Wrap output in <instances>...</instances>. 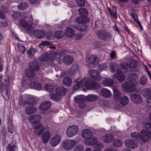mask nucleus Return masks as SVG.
<instances>
[{
    "instance_id": "f257e3e1",
    "label": "nucleus",
    "mask_w": 151,
    "mask_h": 151,
    "mask_svg": "<svg viewBox=\"0 0 151 151\" xmlns=\"http://www.w3.org/2000/svg\"><path fill=\"white\" fill-rule=\"evenodd\" d=\"M128 80L129 83L123 84L122 86L127 91L132 92L134 90L135 85L137 84L139 78L135 73H131L128 76Z\"/></svg>"
},
{
    "instance_id": "f03ea898",
    "label": "nucleus",
    "mask_w": 151,
    "mask_h": 151,
    "mask_svg": "<svg viewBox=\"0 0 151 151\" xmlns=\"http://www.w3.org/2000/svg\"><path fill=\"white\" fill-rule=\"evenodd\" d=\"M29 18L28 22L25 19H20L18 22L17 25L20 27H22L26 29L27 32H31L34 29V27L33 26V19L32 15L30 16Z\"/></svg>"
},
{
    "instance_id": "7ed1b4c3",
    "label": "nucleus",
    "mask_w": 151,
    "mask_h": 151,
    "mask_svg": "<svg viewBox=\"0 0 151 151\" xmlns=\"http://www.w3.org/2000/svg\"><path fill=\"white\" fill-rule=\"evenodd\" d=\"M67 91V90L64 87L60 86L56 89V94L52 93H50V98L55 101H59L61 99V96H64L65 94Z\"/></svg>"
},
{
    "instance_id": "20e7f679",
    "label": "nucleus",
    "mask_w": 151,
    "mask_h": 151,
    "mask_svg": "<svg viewBox=\"0 0 151 151\" xmlns=\"http://www.w3.org/2000/svg\"><path fill=\"white\" fill-rule=\"evenodd\" d=\"M76 21L79 24H81L78 26H75V28L80 32H83L86 30L87 26L85 23H88L89 19L86 16H82L80 17H77L75 19Z\"/></svg>"
},
{
    "instance_id": "39448f33",
    "label": "nucleus",
    "mask_w": 151,
    "mask_h": 151,
    "mask_svg": "<svg viewBox=\"0 0 151 151\" xmlns=\"http://www.w3.org/2000/svg\"><path fill=\"white\" fill-rule=\"evenodd\" d=\"M57 57H58V58H57L56 60H55V61H57L59 64H61V63L63 62L67 65L71 64L73 60V58L72 56L63 55H62V53H61V55H57Z\"/></svg>"
},
{
    "instance_id": "423d86ee",
    "label": "nucleus",
    "mask_w": 151,
    "mask_h": 151,
    "mask_svg": "<svg viewBox=\"0 0 151 151\" xmlns=\"http://www.w3.org/2000/svg\"><path fill=\"white\" fill-rule=\"evenodd\" d=\"M85 79V86L88 89H97L100 88V84L95 81H92L90 79Z\"/></svg>"
},
{
    "instance_id": "0eeeda50",
    "label": "nucleus",
    "mask_w": 151,
    "mask_h": 151,
    "mask_svg": "<svg viewBox=\"0 0 151 151\" xmlns=\"http://www.w3.org/2000/svg\"><path fill=\"white\" fill-rule=\"evenodd\" d=\"M76 144V142L73 139L66 140L63 143V146L64 149L68 151L72 149Z\"/></svg>"
},
{
    "instance_id": "6e6552de",
    "label": "nucleus",
    "mask_w": 151,
    "mask_h": 151,
    "mask_svg": "<svg viewBox=\"0 0 151 151\" xmlns=\"http://www.w3.org/2000/svg\"><path fill=\"white\" fill-rule=\"evenodd\" d=\"M78 130V128L76 125H71L68 128L66 132V135L68 137H71L77 134Z\"/></svg>"
},
{
    "instance_id": "1a4fd4ad",
    "label": "nucleus",
    "mask_w": 151,
    "mask_h": 151,
    "mask_svg": "<svg viewBox=\"0 0 151 151\" xmlns=\"http://www.w3.org/2000/svg\"><path fill=\"white\" fill-rule=\"evenodd\" d=\"M51 135L49 128L48 127H46L41 136L42 142L44 143H47L48 142Z\"/></svg>"
},
{
    "instance_id": "9d476101",
    "label": "nucleus",
    "mask_w": 151,
    "mask_h": 151,
    "mask_svg": "<svg viewBox=\"0 0 151 151\" xmlns=\"http://www.w3.org/2000/svg\"><path fill=\"white\" fill-rule=\"evenodd\" d=\"M33 127L34 134L38 136H40L45 129V128L41 124L37 125H33Z\"/></svg>"
},
{
    "instance_id": "9b49d317",
    "label": "nucleus",
    "mask_w": 151,
    "mask_h": 151,
    "mask_svg": "<svg viewBox=\"0 0 151 151\" xmlns=\"http://www.w3.org/2000/svg\"><path fill=\"white\" fill-rule=\"evenodd\" d=\"M29 122L33 125L39 123L41 120V117L40 115L34 114L30 116L29 117Z\"/></svg>"
},
{
    "instance_id": "f8f14e48",
    "label": "nucleus",
    "mask_w": 151,
    "mask_h": 151,
    "mask_svg": "<svg viewBox=\"0 0 151 151\" xmlns=\"http://www.w3.org/2000/svg\"><path fill=\"white\" fill-rule=\"evenodd\" d=\"M99 38L101 40H106L107 38L110 37L109 34L105 30L99 31L97 34Z\"/></svg>"
},
{
    "instance_id": "ddd939ff",
    "label": "nucleus",
    "mask_w": 151,
    "mask_h": 151,
    "mask_svg": "<svg viewBox=\"0 0 151 151\" xmlns=\"http://www.w3.org/2000/svg\"><path fill=\"white\" fill-rule=\"evenodd\" d=\"M75 82L77 83L73 86V88L76 90L78 89L81 87L85 86V79L83 78L81 80L79 78L75 80Z\"/></svg>"
},
{
    "instance_id": "4468645a",
    "label": "nucleus",
    "mask_w": 151,
    "mask_h": 151,
    "mask_svg": "<svg viewBox=\"0 0 151 151\" xmlns=\"http://www.w3.org/2000/svg\"><path fill=\"white\" fill-rule=\"evenodd\" d=\"M125 78V76L123 72L119 69L116 70V74H114L113 76V78L115 79L117 78L121 82L123 81Z\"/></svg>"
},
{
    "instance_id": "2eb2a0df",
    "label": "nucleus",
    "mask_w": 151,
    "mask_h": 151,
    "mask_svg": "<svg viewBox=\"0 0 151 151\" xmlns=\"http://www.w3.org/2000/svg\"><path fill=\"white\" fill-rule=\"evenodd\" d=\"M131 100L133 102L137 104H140L142 101V99L138 93L132 94L130 96Z\"/></svg>"
},
{
    "instance_id": "dca6fc26",
    "label": "nucleus",
    "mask_w": 151,
    "mask_h": 151,
    "mask_svg": "<svg viewBox=\"0 0 151 151\" xmlns=\"http://www.w3.org/2000/svg\"><path fill=\"white\" fill-rule=\"evenodd\" d=\"M34 80L29 84V87L38 90H41L42 88L41 84L37 81H35V80Z\"/></svg>"
},
{
    "instance_id": "f3484780",
    "label": "nucleus",
    "mask_w": 151,
    "mask_h": 151,
    "mask_svg": "<svg viewBox=\"0 0 151 151\" xmlns=\"http://www.w3.org/2000/svg\"><path fill=\"white\" fill-rule=\"evenodd\" d=\"M61 138L59 135H57L54 136L50 140L51 145L55 147L58 145L60 142Z\"/></svg>"
},
{
    "instance_id": "a211bd4d",
    "label": "nucleus",
    "mask_w": 151,
    "mask_h": 151,
    "mask_svg": "<svg viewBox=\"0 0 151 151\" xmlns=\"http://www.w3.org/2000/svg\"><path fill=\"white\" fill-rule=\"evenodd\" d=\"M33 34L38 39H41L44 37L46 33L42 30H36L33 32Z\"/></svg>"
},
{
    "instance_id": "6ab92c4d",
    "label": "nucleus",
    "mask_w": 151,
    "mask_h": 151,
    "mask_svg": "<svg viewBox=\"0 0 151 151\" xmlns=\"http://www.w3.org/2000/svg\"><path fill=\"white\" fill-rule=\"evenodd\" d=\"M125 144L127 147L131 148H136L138 146L137 143L134 140L131 139L126 140L125 141Z\"/></svg>"
},
{
    "instance_id": "aec40b11",
    "label": "nucleus",
    "mask_w": 151,
    "mask_h": 151,
    "mask_svg": "<svg viewBox=\"0 0 151 151\" xmlns=\"http://www.w3.org/2000/svg\"><path fill=\"white\" fill-rule=\"evenodd\" d=\"M52 104L49 101H46L42 102L40 106V109L42 110L45 111L49 109Z\"/></svg>"
},
{
    "instance_id": "412c9836",
    "label": "nucleus",
    "mask_w": 151,
    "mask_h": 151,
    "mask_svg": "<svg viewBox=\"0 0 151 151\" xmlns=\"http://www.w3.org/2000/svg\"><path fill=\"white\" fill-rule=\"evenodd\" d=\"M82 135L83 138L86 139L90 138L92 136L91 132L89 129H84L82 132Z\"/></svg>"
},
{
    "instance_id": "4be33fe9",
    "label": "nucleus",
    "mask_w": 151,
    "mask_h": 151,
    "mask_svg": "<svg viewBox=\"0 0 151 151\" xmlns=\"http://www.w3.org/2000/svg\"><path fill=\"white\" fill-rule=\"evenodd\" d=\"M114 139V137L113 135L110 134H107L102 137L103 141L106 143L111 142Z\"/></svg>"
},
{
    "instance_id": "5701e85b",
    "label": "nucleus",
    "mask_w": 151,
    "mask_h": 151,
    "mask_svg": "<svg viewBox=\"0 0 151 151\" xmlns=\"http://www.w3.org/2000/svg\"><path fill=\"white\" fill-rule=\"evenodd\" d=\"M140 137L141 140L144 142H146L149 140V136L145 130H142L140 132Z\"/></svg>"
},
{
    "instance_id": "b1692460",
    "label": "nucleus",
    "mask_w": 151,
    "mask_h": 151,
    "mask_svg": "<svg viewBox=\"0 0 151 151\" xmlns=\"http://www.w3.org/2000/svg\"><path fill=\"white\" fill-rule=\"evenodd\" d=\"M89 74L91 77L93 78L97 81H99L101 79L100 75L95 70H90L89 71Z\"/></svg>"
},
{
    "instance_id": "393cba45",
    "label": "nucleus",
    "mask_w": 151,
    "mask_h": 151,
    "mask_svg": "<svg viewBox=\"0 0 151 151\" xmlns=\"http://www.w3.org/2000/svg\"><path fill=\"white\" fill-rule=\"evenodd\" d=\"M36 112V108L31 106H27L25 109V113L27 114L30 115L34 114Z\"/></svg>"
},
{
    "instance_id": "a878e982",
    "label": "nucleus",
    "mask_w": 151,
    "mask_h": 151,
    "mask_svg": "<svg viewBox=\"0 0 151 151\" xmlns=\"http://www.w3.org/2000/svg\"><path fill=\"white\" fill-rule=\"evenodd\" d=\"M29 67L32 70L37 71L39 70V66L38 63L35 62H32L29 63Z\"/></svg>"
},
{
    "instance_id": "bb28decb",
    "label": "nucleus",
    "mask_w": 151,
    "mask_h": 151,
    "mask_svg": "<svg viewBox=\"0 0 151 151\" xmlns=\"http://www.w3.org/2000/svg\"><path fill=\"white\" fill-rule=\"evenodd\" d=\"M65 33L68 37H72L75 35V32L70 27H67L65 29Z\"/></svg>"
},
{
    "instance_id": "cd10ccee",
    "label": "nucleus",
    "mask_w": 151,
    "mask_h": 151,
    "mask_svg": "<svg viewBox=\"0 0 151 151\" xmlns=\"http://www.w3.org/2000/svg\"><path fill=\"white\" fill-rule=\"evenodd\" d=\"M97 141V139L95 137H92L84 141L85 143L89 145H93L95 144Z\"/></svg>"
},
{
    "instance_id": "c85d7f7f",
    "label": "nucleus",
    "mask_w": 151,
    "mask_h": 151,
    "mask_svg": "<svg viewBox=\"0 0 151 151\" xmlns=\"http://www.w3.org/2000/svg\"><path fill=\"white\" fill-rule=\"evenodd\" d=\"M119 100L120 104L123 106L127 105L129 102V99L126 96L121 97L119 99Z\"/></svg>"
},
{
    "instance_id": "c756f323",
    "label": "nucleus",
    "mask_w": 151,
    "mask_h": 151,
    "mask_svg": "<svg viewBox=\"0 0 151 151\" xmlns=\"http://www.w3.org/2000/svg\"><path fill=\"white\" fill-rule=\"evenodd\" d=\"M101 94L103 96L108 98L111 95V93L110 91L106 88H103L101 91Z\"/></svg>"
},
{
    "instance_id": "7c9ffc66",
    "label": "nucleus",
    "mask_w": 151,
    "mask_h": 151,
    "mask_svg": "<svg viewBox=\"0 0 151 151\" xmlns=\"http://www.w3.org/2000/svg\"><path fill=\"white\" fill-rule=\"evenodd\" d=\"M74 100L75 102L79 104L82 102L85 101V96L83 95L76 96L74 98Z\"/></svg>"
},
{
    "instance_id": "2f4dec72",
    "label": "nucleus",
    "mask_w": 151,
    "mask_h": 151,
    "mask_svg": "<svg viewBox=\"0 0 151 151\" xmlns=\"http://www.w3.org/2000/svg\"><path fill=\"white\" fill-rule=\"evenodd\" d=\"M114 99L115 101L118 100L121 97V93L119 91L116 89H113Z\"/></svg>"
},
{
    "instance_id": "473e14b6",
    "label": "nucleus",
    "mask_w": 151,
    "mask_h": 151,
    "mask_svg": "<svg viewBox=\"0 0 151 151\" xmlns=\"http://www.w3.org/2000/svg\"><path fill=\"white\" fill-rule=\"evenodd\" d=\"M114 83L113 80L110 78H107L105 79L102 82L104 85L105 86H112Z\"/></svg>"
},
{
    "instance_id": "72a5a7b5",
    "label": "nucleus",
    "mask_w": 151,
    "mask_h": 151,
    "mask_svg": "<svg viewBox=\"0 0 151 151\" xmlns=\"http://www.w3.org/2000/svg\"><path fill=\"white\" fill-rule=\"evenodd\" d=\"M25 75L28 77L32 78L33 79L36 80L37 78L35 76V73L29 70H27L25 72Z\"/></svg>"
},
{
    "instance_id": "f704fd0d",
    "label": "nucleus",
    "mask_w": 151,
    "mask_h": 151,
    "mask_svg": "<svg viewBox=\"0 0 151 151\" xmlns=\"http://www.w3.org/2000/svg\"><path fill=\"white\" fill-rule=\"evenodd\" d=\"M108 9L111 17L116 19L117 18L116 8L113 6L112 10L109 8H108Z\"/></svg>"
},
{
    "instance_id": "c9c22d12",
    "label": "nucleus",
    "mask_w": 151,
    "mask_h": 151,
    "mask_svg": "<svg viewBox=\"0 0 151 151\" xmlns=\"http://www.w3.org/2000/svg\"><path fill=\"white\" fill-rule=\"evenodd\" d=\"M72 82V80L68 77H65L63 80V83L64 85L68 86L70 85Z\"/></svg>"
},
{
    "instance_id": "e433bc0d",
    "label": "nucleus",
    "mask_w": 151,
    "mask_h": 151,
    "mask_svg": "<svg viewBox=\"0 0 151 151\" xmlns=\"http://www.w3.org/2000/svg\"><path fill=\"white\" fill-rule=\"evenodd\" d=\"M86 100L89 101H95L98 99V96L93 95H89L85 96Z\"/></svg>"
},
{
    "instance_id": "4c0bfd02",
    "label": "nucleus",
    "mask_w": 151,
    "mask_h": 151,
    "mask_svg": "<svg viewBox=\"0 0 151 151\" xmlns=\"http://www.w3.org/2000/svg\"><path fill=\"white\" fill-rule=\"evenodd\" d=\"M36 103V100L34 97H29L26 100L27 104L34 105Z\"/></svg>"
},
{
    "instance_id": "58836bf2",
    "label": "nucleus",
    "mask_w": 151,
    "mask_h": 151,
    "mask_svg": "<svg viewBox=\"0 0 151 151\" xmlns=\"http://www.w3.org/2000/svg\"><path fill=\"white\" fill-rule=\"evenodd\" d=\"M142 94L143 96L146 97L151 96V89L145 88L142 91Z\"/></svg>"
},
{
    "instance_id": "ea45409f",
    "label": "nucleus",
    "mask_w": 151,
    "mask_h": 151,
    "mask_svg": "<svg viewBox=\"0 0 151 151\" xmlns=\"http://www.w3.org/2000/svg\"><path fill=\"white\" fill-rule=\"evenodd\" d=\"M28 4L26 3L23 2L19 4L18 6V8L20 10H23L27 9L28 6Z\"/></svg>"
},
{
    "instance_id": "a19ab883",
    "label": "nucleus",
    "mask_w": 151,
    "mask_h": 151,
    "mask_svg": "<svg viewBox=\"0 0 151 151\" xmlns=\"http://www.w3.org/2000/svg\"><path fill=\"white\" fill-rule=\"evenodd\" d=\"M96 59V57L94 55L91 56L88 60V63L89 64H94Z\"/></svg>"
},
{
    "instance_id": "79ce46f5",
    "label": "nucleus",
    "mask_w": 151,
    "mask_h": 151,
    "mask_svg": "<svg viewBox=\"0 0 151 151\" xmlns=\"http://www.w3.org/2000/svg\"><path fill=\"white\" fill-rule=\"evenodd\" d=\"M52 44V43L50 42L47 41H42L39 45V47L41 49L43 48L45 46H50Z\"/></svg>"
},
{
    "instance_id": "37998d69",
    "label": "nucleus",
    "mask_w": 151,
    "mask_h": 151,
    "mask_svg": "<svg viewBox=\"0 0 151 151\" xmlns=\"http://www.w3.org/2000/svg\"><path fill=\"white\" fill-rule=\"evenodd\" d=\"M113 145L115 147H119L122 145V141L119 139H115L113 142Z\"/></svg>"
},
{
    "instance_id": "c03bdc74",
    "label": "nucleus",
    "mask_w": 151,
    "mask_h": 151,
    "mask_svg": "<svg viewBox=\"0 0 151 151\" xmlns=\"http://www.w3.org/2000/svg\"><path fill=\"white\" fill-rule=\"evenodd\" d=\"M12 16L14 19H17L21 17V14L19 12L16 11L13 12Z\"/></svg>"
},
{
    "instance_id": "a18cd8bd",
    "label": "nucleus",
    "mask_w": 151,
    "mask_h": 151,
    "mask_svg": "<svg viewBox=\"0 0 151 151\" xmlns=\"http://www.w3.org/2000/svg\"><path fill=\"white\" fill-rule=\"evenodd\" d=\"M2 95L5 101L9 99V96L8 94V91L6 88L2 90Z\"/></svg>"
},
{
    "instance_id": "49530a36",
    "label": "nucleus",
    "mask_w": 151,
    "mask_h": 151,
    "mask_svg": "<svg viewBox=\"0 0 151 151\" xmlns=\"http://www.w3.org/2000/svg\"><path fill=\"white\" fill-rule=\"evenodd\" d=\"M17 149V146L15 145H12L10 144H9L6 148V151H15Z\"/></svg>"
},
{
    "instance_id": "de8ad7c7",
    "label": "nucleus",
    "mask_w": 151,
    "mask_h": 151,
    "mask_svg": "<svg viewBox=\"0 0 151 151\" xmlns=\"http://www.w3.org/2000/svg\"><path fill=\"white\" fill-rule=\"evenodd\" d=\"M79 12L80 14V15L78 17H80L82 16H86L85 15L87 14H88L87 10L84 8L79 9Z\"/></svg>"
},
{
    "instance_id": "09e8293b",
    "label": "nucleus",
    "mask_w": 151,
    "mask_h": 151,
    "mask_svg": "<svg viewBox=\"0 0 151 151\" xmlns=\"http://www.w3.org/2000/svg\"><path fill=\"white\" fill-rule=\"evenodd\" d=\"M131 136L132 138L136 140H138L140 138V135L137 132L132 133L131 134Z\"/></svg>"
},
{
    "instance_id": "8fccbe9b",
    "label": "nucleus",
    "mask_w": 151,
    "mask_h": 151,
    "mask_svg": "<svg viewBox=\"0 0 151 151\" xmlns=\"http://www.w3.org/2000/svg\"><path fill=\"white\" fill-rule=\"evenodd\" d=\"M145 128L148 133L151 134V123L149 122H147L145 124Z\"/></svg>"
},
{
    "instance_id": "3c124183",
    "label": "nucleus",
    "mask_w": 151,
    "mask_h": 151,
    "mask_svg": "<svg viewBox=\"0 0 151 151\" xmlns=\"http://www.w3.org/2000/svg\"><path fill=\"white\" fill-rule=\"evenodd\" d=\"M117 67L116 64L114 63H111L109 66L111 72L114 73L116 70V68Z\"/></svg>"
},
{
    "instance_id": "603ef678",
    "label": "nucleus",
    "mask_w": 151,
    "mask_h": 151,
    "mask_svg": "<svg viewBox=\"0 0 151 151\" xmlns=\"http://www.w3.org/2000/svg\"><path fill=\"white\" fill-rule=\"evenodd\" d=\"M48 59V55L47 54H44L41 55L39 57L40 60L45 62Z\"/></svg>"
},
{
    "instance_id": "864d4df0",
    "label": "nucleus",
    "mask_w": 151,
    "mask_h": 151,
    "mask_svg": "<svg viewBox=\"0 0 151 151\" xmlns=\"http://www.w3.org/2000/svg\"><path fill=\"white\" fill-rule=\"evenodd\" d=\"M83 146L81 145H77L73 151H84Z\"/></svg>"
},
{
    "instance_id": "5fc2aeb1",
    "label": "nucleus",
    "mask_w": 151,
    "mask_h": 151,
    "mask_svg": "<svg viewBox=\"0 0 151 151\" xmlns=\"http://www.w3.org/2000/svg\"><path fill=\"white\" fill-rule=\"evenodd\" d=\"M45 89L47 91L50 92L53 89V87L51 84L47 83L45 85Z\"/></svg>"
},
{
    "instance_id": "6e6d98bb",
    "label": "nucleus",
    "mask_w": 151,
    "mask_h": 151,
    "mask_svg": "<svg viewBox=\"0 0 151 151\" xmlns=\"http://www.w3.org/2000/svg\"><path fill=\"white\" fill-rule=\"evenodd\" d=\"M61 33L62 32L61 31H56L55 33V37L58 39L61 38L62 37V35Z\"/></svg>"
},
{
    "instance_id": "4d7b16f0",
    "label": "nucleus",
    "mask_w": 151,
    "mask_h": 151,
    "mask_svg": "<svg viewBox=\"0 0 151 151\" xmlns=\"http://www.w3.org/2000/svg\"><path fill=\"white\" fill-rule=\"evenodd\" d=\"M18 46L19 51L22 53H24L26 50L24 45L19 44H18Z\"/></svg>"
},
{
    "instance_id": "13d9d810",
    "label": "nucleus",
    "mask_w": 151,
    "mask_h": 151,
    "mask_svg": "<svg viewBox=\"0 0 151 151\" xmlns=\"http://www.w3.org/2000/svg\"><path fill=\"white\" fill-rule=\"evenodd\" d=\"M37 51V50L35 48H31L28 51L27 53L29 55H34Z\"/></svg>"
},
{
    "instance_id": "bf43d9fd",
    "label": "nucleus",
    "mask_w": 151,
    "mask_h": 151,
    "mask_svg": "<svg viewBox=\"0 0 151 151\" xmlns=\"http://www.w3.org/2000/svg\"><path fill=\"white\" fill-rule=\"evenodd\" d=\"M19 104L21 106H24V105L27 104L26 101H23L22 96H20L19 99Z\"/></svg>"
},
{
    "instance_id": "052dcab7",
    "label": "nucleus",
    "mask_w": 151,
    "mask_h": 151,
    "mask_svg": "<svg viewBox=\"0 0 151 151\" xmlns=\"http://www.w3.org/2000/svg\"><path fill=\"white\" fill-rule=\"evenodd\" d=\"M147 78L146 76H143L140 79V83L141 84L144 85L147 82Z\"/></svg>"
},
{
    "instance_id": "680f3d73",
    "label": "nucleus",
    "mask_w": 151,
    "mask_h": 151,
    "mask_svg": "<svg viewBox=\"0 0 151 151\" xmlns=\"http://www.w3.org/2000/svg\"><path fill=\"white\" fill-rule=\"evenodd\" d=\"M128 67L131 68H135L137 66V64L134 61H132L130 63H128Z\"/></svg>"
},
{
    "instance_id": "e2e57ef3",
    "label": "nucleus",
    "mask_w": 151,
    "mask_h": 151,
    "mask_svg": "<svg viewBox=\"0 0 151 151\" xmlns=\"http://www.w3.org/2000/svg\"><path fill=\"white\" fill-rule=\"evenodd\" d=\"M77 4L81 6H84L85 4V0H76Z\"/></svg>"
},
{
    "instance_id": "0e129e2a",
    "label": "nucleus",
    "mask_w": 151,
    "mask_h": 151,
    "mask_svg": "<svg viewBox=\"0 0 151 151\" xmlns=\"http://www.w3.org/2000/svg\"><path fill=\"white\" fill-rule=\"evenodd\" d=\"M95 148L96 150H100L102 148L103 145L101 143H98L95 145Z\"/></svg>"
},
{
    "instance_id": "69168bd1",
    "label": "nucleus",
    "mask_w": 151,
    "mask_h": 151,
    "mask_svg": "<svg viewBox=\"0 0 151 151\" xmlns=\"http://www.w3.org/2000/svg\"><path fill=\"white\" fill-rule=\"evenodd\" d=\"M99 69L100 70H106L107 69V66L104 64H101L99 66Z\"/></svg>"
},
{
    "instance_id": "338daca9",
    "label": "nucleus",
    "mask_w": 151,
    "mask_h": 151,
    "mask_svg": "<svg viewBox=\"0 0 151 151\" xmlns=\"http://www.w3.org/2000/svg\"><path fill=\"white\" fill-rule=\"evenodd\" d=\"M128 65V63H122L121 64L120 66L122 68L126 69L129 67Z\"/></svg>"
},
{
    "instance_id": "774afa93",
    "label": "nucleus",
    "mask_w": 151,
    "mask_h": 151,
    "mask_svg": "<svg viewBox=\"0 0 151 151\" xmlns=\"http://www.w3.org/2000/svg\"><path fill=\"white\" fill-rule=\"evenodd\" d=\"M147 105L151 107V96L148 97L147 99Z\"/></svg>"
}]
</instances>
